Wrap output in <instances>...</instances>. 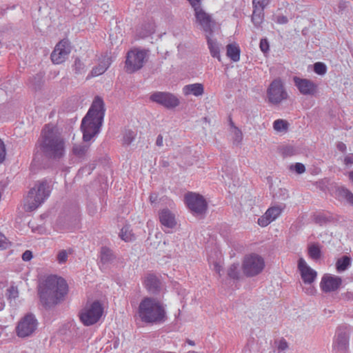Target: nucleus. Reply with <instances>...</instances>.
I'll list each match as a JSON object with an SVG mask.
<instances>
[{"label": "nucleus", "mask_w": 353, "mask_h": 353, "mask_svg": "<svg viewBox=\"0 0 353 353\" xmlns=\"http://www.w3.org/2000/svg\"><path fill=\"white\" fill-rule=\"evenodd\" d=\"M195 23L206 33L212 34L214 26V21L202 7L199 6L193 8Z\"/></svg>", "instance_id": "obj_12"}, {"label": "nucleus", "mask_w": 353, "mask_h": 353, "mask_svg": "<svg viewBox=\"0 0 353 353\" xmlns=\"http://www.w3.org/2000/svg\"><path fill=\"white\" fill-rule=\"evenodd\" d=\"M226 54L232 61L237 62L240 59V48L236 44H228L226 47Z\"/></svg>", "instance_id": "obj_27"}, {"label": "nucleus", "mask_w": 353, "mask_h": 353, "mask_svg": "<svg viewBox=\"0 0 353 353\" xmlns=\"http://www.w3.org/2000/svg\"><path fill=\"white\" fill-rule=\"evenodd\" d=\"M68 292L65 280L57 275L48 276L39 285V296L46 306L57 305L62 301Z\"/></svg>", "instance_id": "obj_1"}, {"label": "nucleus", "mask_w": 353, "mask_h": 353, "mask_svg": "<svg viewBox=\"0 0 353 353\" xmlns=\"http://www.w3.org/2000/svg\"><path fill=\"white\" fill-rule=\"evenodd\" d=\"M349 179L353 182V170L348 173Z\"/></svg>", "instance_id": "obj_57"}, {"label": "nucleus", "mask_w": 353, "mask_h": 353, "mask_svg": "<svg viewBox=\"0 0 353 353\" xmlns=\"http://www.w3.org/2000/svg\"><path fill=\"white\" fill-rule=\"evenodd\" d=\"M350 337L345 333L339 334L332 343L333 353H347L349 349Z\"/></svg>", "instance_id": "obj_19"}, {"label": "nucleus", "mask_w": 353, "mask_h": 353, "mask_svg": "<svg viewBox=\"0 0 353 353\" xmlns=\"http://www.w3.org/2000/svg\"><path fill=\"white\" fill-rule=\"evenodd\" d=\"M50 187L47 181H38L30 189L26 199L24 208L26 211H33L39 208L50 196Z\"/></svg>", "instance_id": "obj_5"}, {"label": "nucleus", "mask_w": 353, "mask_h": 353, "mask_svg": "<svg viewBox=\"0 0 353 353\" xmlns=\"http://www.w3.org/2000/svg\"><path fill=\"white\" fill-rule=\"evenodd\" d=\"M150 99L168 109L174 108L180 103L179 99L175 94L167 92H155L150 95Z\"/></svg>", "instance_id": "obj_14"}, {"label": "nucleus", "mask_w": 353, "mask_h": 353, "mask_svg": "<svg viewBox=\"0 0 353 353\" xmlns=\"http://www.w3.org/2000/svg\"><path fill=\"white\" fill-rule=\"evenodd\" d=\"M9 245V241L7 238L0 232V249L3 250L6 249Z\"/></svg>", "instance_id": "obj_46"}, {"label": "nucleus", "mask_w": 353, "mask_h": 353, "mask_svg": "<svg viewBox=\"0 0 353 353\" xmlns=\"http://www.w3.org/2000/svg\"><path fill=\"white\" fill-rule=\"evenodd\" d=\"M228 274L232 279H238L240 274L239 264L234 263L231 265L228 270Z\"/></svg>", "instance_id": "obj_40"}, {"label": "nucleus", "mask_w": 353, "mask_h": 353, "mask_svg": "<svg viewBox=\"0 0 353 353\" xmlns=\"http://www.w3.org/2000/svg\"><path fill=\"white\" fill-rule=\"evenodd\" d=\"M72 253V250L69 248L67 250H61L57 252L56 260L60 265L65 264L69 256Z\"/></svg>", "instance_id": "obj_33"}, {"label": "nucleus", "mask_w": 353, "mask_h": 353, "mask_svg": "<svg viewBox=\"0 0 353 353\" xmlns=\"http://www.w3.org/2000/svg\"><path fill=\"white\" fill-rule=\"evenodd\" d=\"M284 208L285 205L283 204L270 207L267 210L263 216L258 219V224L261 227L268 225L280 216Z\"/></svg>", "instance_id": "obj_18"}, {"label": "nucleus", "mask_w": 353, "mask_h": 353, "mask_svg": "<svg viewBox=\"0 0 353 353\" xmlns=\"http://www.w3.org/2000/svg\"><path fill=\"white\" fill-rule=\"evenodd\" d=\"M350 258L347 256L339 259L336 263V268L338 272H342L346 270L350 265Z\"/></svg>", "instance_id": "obj_31"}, {"label": "nucleus", "mask_w": 353, "mask_h": 353, "mask_svg": "<svg viewBox=\"0 0 353 353\" xmlns=\"http://www.w3.org/2000/svg\"><path fill=\"white\" fill-rule=\"evenodd\" d=\"M182 93L185 97H200L204 94V85L200 83L185 85L182 88Z\"/></svg>", "instance_id": "obj_21"}, {"label": "nucleus", "mask_w": 353, "mask_h": 353, "mask_svg": "<svg viewBox=\"0 0 353 353\" xmlns=\"http://www.w3.org/2000/svg\"><path fill=\"white\" fill-rule=\"evenodd\" d=\"M149 51L145 49L134 48L128 52L125 63L127 72L133 73L141 69L148 61Z\"/></svg>", "instance_id": "obj_6"}, {"label": "nucleus", "mask_w": 353, "mask_h": 353, "mask_svg": "<svg viewBox=\"0 0 353 353\" xmlns=\"http://www.w3.org/2000/svg\"><path fill=\"white\" fill-rule=\"evenodd\" d=\"M344 163L347 166H351L353 165V154H350L345 157Z\"/></svg>", "instance_id": "obj_51"}, {"label": "nucleus", "mask_w": 353, "mask_h": 353, "mask_svg": "<svg viewBox=\"0 0 353 353\" xmlns=\"http://www.w3.org/2000/svg\"><path fill=\"white\" fill-rule=\"evenodd\" d=\"M270 2V0H253V7L265 8Z\"/></svg>", "instance_id": "obj_45"}, {"label": "nucleus", "mask_w": 353, "mask_h": 353, "mask_svg": "<svg viewBox=\"0 0 353 353\" xmlns=\"http://www.w3.org/2000/svg\"><path fill=\"white\" fill-rule=\"evenodd\" d=\"M293 82L299 92L303 95L315 96L318 93V85L310 79L295 76L293 77Z\"/></svg>", "instance_id": "obj_15"}, {"label": "nucleus", "mask_w": 353, "mask_h": 353, "mask_svg": "<svg viewBox=\"0 0 353 353\" xmlns=\"http://www.w3.org/2000/svg\"><path fill=\"white\" fill-rule=\"evenodd\" d=\"M113 259L112 251L106 248L103 247L100 251V261L103 264H106L110 262Z\"/></svg>", "instance_id": "obj_32"}, {"label": "nucleus", "mask_w": 353, "mask_h": 353, "mask_svg": "<svg viewBox=\"0 0 353 353\" xmlns=\"http://www.w3.org/2000/svg\"><path fill=\"white\" fill-rule=\"evenodd\" d=\"M112 63V59L110 56L105 54L101 56L99 59V63L97 66L93 68L91 71L92 77H97L103 74L109 68Z\"/></svg>", "instance_id": "obj_22"}, {"label": "nucleus", "mask_w": 353, "mask_h": 353, "mask_svg": "<svg viewBox=\"0 0 353 353\" xmlns=\"http://www.w3.org/2000/svg\"><path fill=\"white\" fill-rule=\"evenodd\" d=\"M288 128V123L283 119L275 120L273 123V128L275 131L283 132L287 131Z\"/></svg>", "instance_id": "obj_35"}, {"label": "nucleus", "mask_w": 353, "mask_h": 353, "mask_svg": "<svg viewBox=\"0 0 353 353\" xmlns=\"http://www.w3.org/2000/svg\"><path fill=\"white\" fill-rule=\"evenodd\" d=\"M336 196L339 200L353 205V194L348 189L344 187L339 188L336 190Z\"/></svg>", "instance_id": "obj_26"}, {"label": "nucleus", "mask_w": 353, "mask_h": 353, "mask_svg": "<svg viewBox=\"0 0 353 353\" xmlns=\"http://www.w3.org/2000/svg\"><path fill=\"white\" fill-rule=\"evenodd\" d=\"M138 314L142 321L159 323L166 319L165 305L157 299L146 297L139 303Z\"/></svg>", "instance_id": "obj_4"}, {"label": "nucleus", "mask_w": 353, "mask_h": 353, "mask_svg": "<svg viewBox=\"0 0 353 353\" xmlns=\"http://www.w3.org/2000/svg\"><path fill=\"white\" fill-rule=\"evenodd\" d=\"M71 48L68 41L61 40L59 42L51 54L52 61L55 64L62 63L68 58Z\"/></svg>", "instance_id": "obj_16"}, {"label": "nucleus", "mask_w": 353, "mask_h": 353, "mask_svg": "<svg viewBox=\"0 0 353 353\" xmlns=\"http://www.w3.org/2000/svg\"><path fill=\"white\" fill-rule=\"evenodd\" d=\"M121 239L125 241H131L134 239V235L129 226H124L122 228L120 234Z\"/></svg>", "instance_id": "obj_36"}, {"label": "nucleus", "mask_w": 353, "mask_h": 353, "mask_svg": "<svg viewBox=\"0 0 353 353\" xmlns=\"http://www.w3.org/2000/svg\"><path fill=\"white\" fill-rule=\"evenodd\" d=\"M263 10L264 8H262L254 7L252 21L256 27L260 26L263 21L264 16Z\"/></svg>", "instance_id": "obj_30"}, {"label": "nucleus", "mask_w": 353, "mask_h": 353, "mask_svg": "<svg viewBox=\"0 0 353 353\" xmlns=\"http://www.w3.org/2000/svg\"><path fill=\"white\" fill-rule=\"evenodd\" d=\"M276 22L281 24L286 23L288 22V19L284 16H279L277 17Z\"/></svg>", "instance_id": "obj_53"}, {"label": "nucleus", "mask_w": 353, "mask_h": 353, "mask_svg": "<svg viewBox=\"0 0 353 353\" xmlns=\"http://www.w3.org/2000/svg\"><path fill=\"white\" fill-rule=\"evenodd\" d=\"M7 294V298L9 301L14 300L18 297L19 292L17 287L11 285L9 288H6L5 284V294Z\"/></svg>", "instance_id": "obj_38"}, {"label": "nucleus", "mask_w": 353, "mask_h": 353, "mask_svg": "<svg viewBox=\"0 0 353 353\" xmlns=\"http://www.w3.org/2000/svg\"><path fill=\"white\" fill-rule=\"evenodd\" d=\"M144 285L150 293H157L160 287V282L156 276L148 274L145 277Z\"/></svg>", "instance_id": "obj_23"}, {"label": "nucleus", "mask_w": 353, "mask_h": 353, "mask_svg": "<svg viewBox=\"0 0 353 353\" xmlns=\"http://www.w3.org/2000/svg\"><path fill=\"white\" fill-rule=\"evenodd\" d=\"M300 148L291 144L283 145L280 148V152L284 157H290L299 154Z\"/></svg>", "instance_id": "obj_29"}, {"label": "nucleus", "mask_w": 353, "mask_h": 353, "mask_svg": "<svg viewBox=\"0 0 353 353\" xmlns=\"http://www.w3.org/2000/svg\"><path fill=\"white\" fill-rule=\"evenodd\" d=\"M265 267L263 258L258 254L250 253L245 255L242 261V270L247 276L259 274Z\"/></svg>", "instance_id": "obj_9"}, {"label": "nucleus", "mask_w": 353, "mask_h": 353, "mask_svg": "<svg viewBox=\"0 0 353 353\" xmlns=\"http://www.w3.org/2000/svg\"><path fill=\"white\" fill-rule=\"evenodd\" d=\"M5 307V283H0V311Z\"/></svg>", "instance_id": "obj_44"}, {"label": "nucleus", "mask_w": 353, "mask_h": 353, "mask_svg": "<svg viewBox=\"0 0 353 353\" xmlns=\"http://www.w3.org/2000/svg\"><path fill=\"white\" fill-rule=\"evenodd\" d=\"M103 312V307L99 301L87 302L79 312V318L84 325L89 326L97 323Z\"/></svg>", "instance_id": "obj_7"}, {"label": "nucleus", "mask_w": 353, "mask_h": 353, "mask_svg": "<svg viewBox=\"0 0 353 353\" xmlns=\"http://www.w3.org/2000/svg\"><path fill=\"white\" fill-rule=\"evenodd\" d=\"M337 148H338L340 151H341V152H344V151H345V150H346V145H345V144H344L343 143L340 142V143H339L337 144Z\"/></svg>", "instance_id": "obj_55"}, {"label": "nucleus", "mask_w": 353, "mask_h": 353, "mask_svg": "<svg viewBox=\"0 0 353 353\" xmlns=\"http://www.w3.org/2000/svg\"><path fill=\"white\" fill-rule=\"evenodd\" d=\"M154 32V26L150 23L144 27V31H141L138 34L139 38H145Z\"/></svg>", "instance_id": "obj_41"}, {"label": "nucleus", "mask_w": 353, "mask_h": 353, "mask_svg": "<svg viewBox=\"0 0 353 353\" xmlns=\"http://www.w3.org/2000/svg\"><path fill=\"white\" fill-rule=\"evenodd\" d=\"M297 268L303 283L308 285L303 288V291L308 295H314L316 290L313 283L316 280L317 272L312 269L303 258L298 260Z\"/></svg>", "instance_id": "obj_8"}, {"label": "nucleus", "mask_w": 353, "mask_h": 353, "mask_svg": "<svg viewBox=\"0 0 353 353\" xmlns=\"http://www.w3.org/2000/svg\"><path fill=\"white\" fill-rule=\"evenodd\" d=\"M136 132L131 130H126L123 132V142L125 145L130 144L134 139Z\"/></svg>", "instance_id": "obj_39"}, {"label": "nucleus", "mask_w": 353, "mask_h": 353, "mask_svg": "<svg viewBox=\"0 0 353 353\" xmlns=\"http://www.w3.org/2000/svg\"><path fill=\"white\" fill-rule=\"evenodd\" d=\"M210 35L211 34H208L206 35L208 46L210 54L212 57L216 58L219 61H221L219 45L216 41L210 38Z\"/></svg>", "instance_id": "obj_24"}, {"label": "nucleus", "mask_w": 353, "mask_h": 353, "mask_svg": "<svg viewBox=\"0 0 353 353\" xmlns=\"http://www.w3.org/2000/svg\"><path fill=\"white\" fill-rule=\"evenodd\" d=\"M288 347V345L285 340L281 339L277 342V348L279 351H284Z\"/></svg>", "instance_id": "obj_48"}, {"label": "nucleus", "mask_w": 353, "mask_h": 353, "mask_svg": "<svg viewBox=\"0 0 353 353\" xmlns=\"http://www.w3.org/2000/svg\"><path fill=\"white\" fill-rule=\"evenodd\" d=\"M74 68L77 72H81V70L83 69V64L81 63L80 59H77L74 61Z\"/></svg>", "instance_id": "obj_52"}, {"label": "nucleus", "mask_w": 353, "mask_h": 353, "mask_svg": "<svg viewBox=\"0 0 353 353\" xmlns=\"http://www.w3.org/2000/svg\"><path fill=\"white\" fill-rule=\"evenodd\" d=\"M105 111L103 101L99 97H96L81 121V130L84 141H90L99 133Z\"/></svg>", "instance_id": "obj_2"}, {"label": "nucleus", "mask_w": 353, "mask_h": 353, "mask_svg": "<svg viewBox=\"0 0 353 353\" xmlns=\"http://www.w3.org/2000/svg\"><path fill=\"white\" fill-rule=\"evenodd\" d=\"M188 343L189 345H194V341H190V340H188Z\"/></svg>", "instance_id": "obj_58"}, {"label": "nucleus", "mask_w": 353, "mask_h": 353, "mask_svg": "<svg viewBox=\"0 0 353 353\" xmlns=\"http://www.w3.org/2000/svg\"><path fill=\"white\" fill-rule=\"evenodd\" d=\"M6 157V148L3 142L0 139V163H2Z\"/></svg>", "instance_id": "obj_49"}, {"label": "nucleus", "mask_w": 353, "mask_h": 353, "mask_svg": "<svg viewBox=\"0 0 353 353\" xmlns=\"http://www.w3.org/2000/svg\"><path fill=\"white\" fill-rule=\"evenodd\" d=\"M157 195L154 193L153 194H151L150 196V201L152 203H154L157 201Z\"/></svg>", "instance_id": "obj_56"}, {"label": "nucleus", "mask_w": 353, "mask_h": 353, "mask_svg": "<svg viewBox=\"0 0 353 353\" xmlns=\"http://www.w3.org/2000/svg\"><path fill=\"white\" fill-rule=\"evenodd\" d=\"M38 321L31 313L26 314L17 323L16 333L19 337L25 338L32 335L38 327Z\"/></svg>", "instance_id": "obj_11"}, {"label": "nucleus", "mask_w": 353, "mask_h": 353, "mask_svg": "<svg viewBox=\"0 0 353 353\" xmlns=\"http://www.w3.org/2000/svg\"><path fill=\"white\" fill-rule=\"evenodd\" d=\"M267 97L269 103L273 105H279L289 98L281 79H275L270 83L267 89Z\"/></svg>", "instance_id": "obj_10"}, {"label": "nucleus", "mask_w": 353, "mask_h": 353, "mask_svg": "<svg viewBox=\"0 0 353 353\" xmlns=\"http://www.w3.org/2000/svg\"><path fill=\"white\" fill-rule=\"evenodd\" d=\"M290 170L295 171L297 174H303L305 171V165L301 163H296L291 165L290 167Z\"/></svg>", "instance_id": "obj_43"}, {"label": "nucleus", "mask_w": 353, "mask_h": 353, "mask_svg": "<svg viewBox=\"0 0 353 353\" xmlns=\"http://www.w3.org/2000/svg\"><path fill=\"white\" fill-rule=\"evenodd\" d=\"M314 71L317 74L323 75L327 72V67L323 63L317 62L314 65Z\"/></svg>", "instance_id": "obj_42"}, {"label": "nucleus", "mask_w": 353, "mask_h": 353, "mask_svg": "<svg viewBox=\"0 0 353 353\" xmlns=\"http://www.w3.org/2000/svg\"><path fill=\"white\" fill-rule=\"evenodd\" d=\"M41 148L50 159H59L65 154V142L54 128L46 125L42 130Z\"/></svg>", "instance_id": "obj_3"}, {"label": "nucleus", "mask_w": 353, "mask_h": 353, "mask_svg": "<svg viewBox=\"0 0 353 353\" xmlns=\"http://www.w3.org/2000/svg\"><path fill=\"white\" fill-rule=\"evenodd\" d=\"M32 259V253L30 250L25 251L22 254V259L24 261H29Z\"/></svg>", "instance_id": "obj_50"}, {"label": "nucleus", "mask_w": 353, "mask_h": 353, "mask_svg": "<svg viewBox=\"0 0 353 353\" xmlns=\"http://www.w3.org/2000/svg\"><path fill=\"white\" fill-rule=\"evenodd\" d=\"M260 49L261 50L265 53L269 50V43L266 39H262L260 41Z\"/></svg>", "instance_id": "obj_47"}, {"label": "nucleus", "mask_w": 353, "mask_h": 353, "mask_svg": "<svg viewBox=\"0 0 353 353\" xmlns=\"http://www.w3.org/2000/svg\"><path fill=\"white\" fill-rule=\"evenodd\" d=\"M163 143V137L161 135H159L157 137V141H156V144L158 146H162Z\"/></svg>", "instance_id": "obj_54"}, {"label": "nucleus", "mask_w": 353, "mask_h": 353, "mask_svg": "<svg viewBox=\"0 0 353 353\" xmlns=\"http://www.w3.org/2000/svg\"><path fill=\"white\" fill-rule=\"evenodd\" d=\"M307 254L311 259L319 260L321 256V245L318 243H310L307 246Z\"/></svg>", "instance_id": "obj_28"}, {"label": "nucleus", "mask_w": 353, "mask_h": 353, "mask_svg": "<svg viewBox=\"0 0 353 353\" xmlns=\"http://www.w3.org/2000/svg\"><path fill=\"white\" fill-rule=\"evenodd\" d=\"M184 199L186 205L192 213L202 214L205 212L208 204L203 196L194 192H188L185 195Z\"/></svg>", "instance_id": "obj_13"}, {"label": "nucleus", "mask_w": 353, "mask_h": 353, "mask_svg": "<svg viewBox=\"0 0 353 353\" xmlns=\"http://www.w3.org/2000/svg\"><path fill=\"white\" fill-rule=\"evenodd\" d=\"M342 285L340 276L325 274L321 280L320 288L323 292L328 293L338 290Z\"/></svg>", "instance_id": "obj_17"}, {"label": "nucleus", "mask_w": 353, "mask_h": 353, "mask_svg": "<svg viewBox=\"0 0 353 353\" xmlns=\"http://www.w3.org/2000/svg\"><path fill=\"white\" fill-rule=\"evenodd\" d=\"M88 146L85 144H74L72 148L73 154L79 157H83L88 152Z\"/></svg>", "instance_id": "obj_34"}, {"label": "nucleus", "mask_w": 353, "mask_h": 353, "mask_svg": "<svg viewBox=\"0 0 353 353\" xmlns=\"http://www.w3.org/2000/svg\"><path fill=\"white\" fill-rule=\"evenodd\" d=\"M230 133L233 140L234 143L239 144L243 139V134L241 130L237 128L234 122L230 119Z\"/></svg>", "instance_id": "obj_25"}, {"label": "nucleus", "mask_w": 353, "mask_h": 353, "mask_svg": "<svg viewBox=\"0 0 353 353\" xmlns=\"http://www.w3.org/2000/svg\"><path fill=\"white\" fill-rule=\"evenodd\" d=\"M160 223L165 229H172L176 225L174 214L168 209H163L159 214Z\"/></svg>", "instance_id": "obj_20"}, {"label": "nucleus", "mask_w": 353, "mask_h": 353, "mask_svg": "<svg viewBox=\"0 0 353 353\" xmlns=\"http://www.w3.org/2000/svg\"><path fill=\"white\" fill-rule=\"evenodd\" d=\"M209 263L210 265V267L212 269L217 273L219 276H221L223 272V263L221 259H219L217 261H212V259L210 258L208 259Z\"/></svg>", "instance_id": "obj_37"}]
</instances>
